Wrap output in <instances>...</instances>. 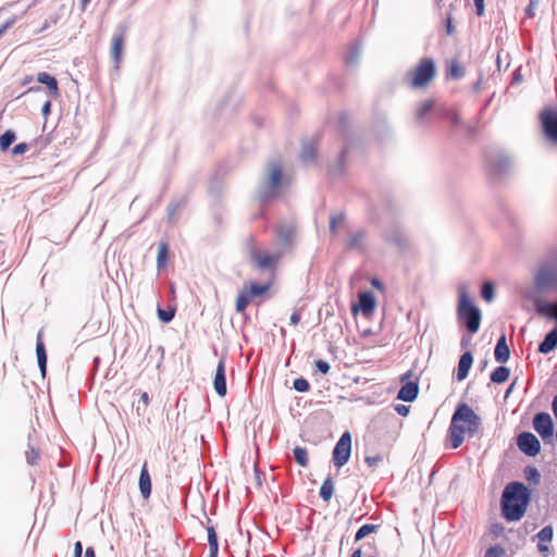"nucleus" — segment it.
I'll use <instances>...</instances> for the list:
<instances>
[{"mask_svg": "<svg viewBox=\"0 0 557 557\" xmlns=\"http://www.w3.org/2000/svg\"><path fill=\"white\" fill-rule=\"evenodd\" d=\"M472 362H473V357L470 351H466L461 355L459 362H458V368H457V380L458 381H462L468 376L469 370L472 366Z\"/></svg>", "mask_w": 557, "mask_h": 557, "instance_id": "obj_19", "label": "nucleus"}, {"mask_svg": "<svg viewBox=\"0 0 557 557\" xmlns=\"http://www.w3.org/2000/svg\"><path fill=\"white\" fill-rule=\"evenodd\" d=\"M475 5V13L478 16H483L485 12L484 0H473Z\"/></svg>", "mask_w": 557, "mask_h": 557, "instance_id": "obj_54", "label": "nucleus"}, {"mask_svg": "<svg viewBox=\"0 0 557 557\" xmlns=\"http://www.w3.org/2000/svg\"><path fill=\"white\" fill-rule=\"evenodd\" d=\"M386 239L388 242L401 247L403 244L405 243V235L401 232L396 231L395 234H387Z\"/></svg>", "mask_w": 557, "mask_h": 557, "instance_id": "obj_44", "label": "nucleus"}, {"mask_svg": "<svg viewBox=\"0 0 557 557\" xmlns=\"http://www.w3.org/2000/svg\"><path fill=\"white\" fill-rule=\"evenodd\" d=\"M533 428L543 438L553 436L554 423L547 412H539L534 416Z\"/></svg>", "mask_w": 557, "mask_h": 557, "instance_id": "obj_10", "label": "nucleus"}, {"mask_svg": "<svg viewBox=\"0 0 557 557\" xmlns=\"http://www.w3.org/2000/svg\"><path fill=\"white\" fill-rule=\"evenodd\" d=\"M174 314H175L174 309H169V310H164L161 308L158 309V317L164 323L171 322L174 318Z\"/></svg>", "mask_w": 557, "mask_h": 557, "instance_id": "obj_45", "label": "nucleus"}, {"mask_svg": "<svg viewBox=\"0 0 557 557\" xmlns=\"http://www.w3.org/2000/svg\"><path fill=\"white\" fill-rule=\"evenodd\" d=\"M38 459L39 453L36 449L30 448L29 450L26 451V460L29 465H36Z\"/></svg>", "mask_w": 557, "mask_h": 557, "instance_id": "obj_48", "label": "nucleus"}, {"mask_svg": "<svg viewBox=\"0 0 557 557\" xmlns=\"http://www.w3.org/2000/svg\"><path fill=\"white\" fill-rule=\"evenodd\" d=\"M59 22V15L58 14H51L47 18H45L44 23L33 29L34 35H40L44 32L48 30L51 26L55 25Z\"/></svg>", "mask_w": 557, "mask_h": 557, "instance_id": "obj_31", "label": "nucleus"}, {"mask_svg": "<svg viewBox=\"0 0 557 557\" xmlns=\"http://www.w3.org/2000/svg\"><path fill=\"white\" fill-rule=\"evenodd\" d=\"M333 494H334V481H333L332 476L329 475L323 481V483L320 487L319 495L324 502H329L332 498Z\"/></svg>", "mask_w": 557, "mask_h": 557, "instance_id": "obj_27", "label": "nucleus"}, {"mask_svg": "<svg viewBox=\"0 0 557 557\" xmlns=\"http://www.w3.org/2000/svg\"><path fill=\"white\" fill-rule=\"evenodd\" d=\"M270 288V284H258V283H250L249 288L245 289L251 299L253 297L260 296L264 293H267Z\"/></svg>", "mask_w": 557, "mask_h": 557, "instance_id": "obj_32", "label": "nucleus"}, {"mask_svg": "<svg viewBox=\"0 0 557 557\" xmlns=\"http://www.w3.org/2000/svg\"><path fill=\"white\" fill-rule=\"evenodd\" d=\"M139 490L144 498H148L151 494V480L147 468V463L143 466L140 471Z\"/></svg>", "mask_w": 557, "mask_h": 557, "instance_id": "obj_21", "label": "nucleus"}, {"mask_svg": "<svg viewBox=\"0 0 557 557\" xmlns=\"http://www.w3.org/2000/svg\"><path fill=\"white\" fill-rule=\"evenodd\" d=\"M83 545L81 542H76L74 546V557H82Z\"/></svg>", "mask_w": 557, "mask_h": 557, "instance_id": "obj_59", "label": "nucleus"}, {"mask_svg": "<svg viewBox=\"0 0 557 557\" xmlns=\"http://www.w3.org/2000/svg\"><path fill=\"white\" fill-rule=\"evenodd\" d=\"M541 120L546 137L557 144V112L546 110L542 113Z\"/></svg>", "mask_w": 557, "mask_h": 557, "instance_id": "obj_11", "label": "nucleus"}, {"mask_svg": "<svg viewBox=\"0 0 557 557\" xmlns=\"http://www.w3.org/2000/svg\"><path fill=\"white\" fill-rule=\"evenodd\" d=\"M552 409L555 418L557 419V395L553 398Z\"/></svg>", "mask_w": 557, "mask_h": 557, "instance_id": "obj_63", "label": "nucleus"}, {"mask_svg": "<svg viewBox=\"0 0 557 557\" xmlns=\"http://www.w3.org/2000/svg\"><path fill=\"white\" fill-rule=\"evenodd\" d=\"M250 301L251 297L249 294L246 290H243L236 298V310L238 312H243L248 307Z\"/></svg>", "mask_w": 557, "mask_h": 557, "instance_id": "obj_34", "label": "nucleus"}, {"mask_svg": "<svg viewBox=\"0 0 557 557\" xmlns=\"http://www.w3.org/2000/svg\"><path fill=\"white\" fill-rule=\"evenodd\" d=\"M383 461V456L377 454V455H374V456H367L364 458V462L369 466V467H376L380 462Z\"/></svg>", "mask_w": 557, "mask_h": 557, "instance_id": "obj_47", "label": "nucleus"}, {"mask_svg": "<svg viewBox=\"0 0 557 557\" xmlns=\"http://www.w3.org/2000/svg\"><path fill=\"white\" fill-rule=\"evenodd\" d=\"M510 160L507 157L498 156L488 165V172L493 176H499L507 172L510 168Z\"/></svg>", "mask_w": 557, "mask_h": 557, "instance_id": "obj_16", "label": "nucleus"}, {"mask_svg": "<svg viewBox=\"0 0 557 557\" xmlns=\"http://www.w3.org/2000/svg\"><path fill=\"white\" fill-rule=\"evenodd\" d=\"M28 150V145L26 143H20L15 145L12 149L13 154H23Z\"/></svg>", "mask_w": 557, "mask_h": 557, "instance_id": "obj_53", "label": "nucleus"}, {"mask_svg": "<svg viewBox=\"0 0 557 557\" xmlns=\"http://www.w3.org/2000/svg\"><path fill=\"white\" fill-rule=\"evenodd\" d=\"M209 549H219L218 536L213 527L207 528Z\"/></svg>", "mask_w": 557, "mask_h": 557, "instance_id": "obj_40", "label": "nucleus"}, {"mask_svg": "<svg viewBox=\"0 0 557 557\" xmlns=\"http://www.w3.org/2000/svg\"><path fill=\"white\" fill-rule=\"evenodd\" d=\"M506 554L503 546L499 544L493 545L485 552V557H504Z\"/></svg>", "mask_w": 557, "mask_h": 557, "instance_id": "obj_39", "label": "nucleus"}, {"mask_svg": "<svg viewBox=\"0 0 557 557\" xmlns=\"http://www.w3.org/2000/svg\"><path fill=\"white\" fill-rule=\"evenodd\" d=\"M524 473H525V478L529 480V481H533L534 483H539L540 482V479H541V474L539 472V470L534 467H527L525 470H524Z\"/></svg>", "mask_w": 557, "mask_h": 557, "instance_id": "obj_43", "label": "nucleus"}, {"mask_svg": "<svg viewBox=\"0 0 557 557\" xmlns=\"http://www.w3.org/2000/svg\"><path fill=\"white\" fill-rule=\"evenodd\" d=\"M433 108V101L426 100L423 103L420 104V107L417 109L416 116L418 120H423L432 110Z\"/></svg>", "mask_w": 557, "mask_h": 557, "instance_id": "obj_37", "label": "nucleus"}, {"mask_svg": "<svg viewBox=\"0 0 557 557\" xmlns=\"http://www.w3.org/2000/svg\"><path fill=\"white\" fill-rule=\"evenodd\" d=\"M470 342H471V337L462 336L460 345H461L462 348H467L469 346Z\"/></svg>", "mask_w": 557, "mask_h": 557, "instance_id": "obj_61", "label": "nucleus"}, {"mask_svg": "<svg viewBox=\"0 0 557 557\" xmlns=\"http://www.w3.org/2000/svg\"><path fill=\"white\" fill-rule=\"evenodd\" d=\"M213 385H214V389L219 396L223 397L226 395L227 388H226L225 359L224 358L220 359V361L218 363Z\"/></svg>", "mask_w": 557, "mask_h": 557, "instance_id": "obj_13", "label": "nucleus"}, {"mask_svg": "<svg viewBox=\"0 0 557 557\" xmlns=\"http://www.w3.org/2000/svg\"><path fill=\"white\" fill-rule=\"evenodd\" d=\"M509 375H510L509 368H507L505 366H499L491 373V381L493 383L502 384L509 379Z\"/></svg>", "mask_w": 557, "mask_h": 557, "instance_id": "obj_28", "label": "nucleus"}, {"mask_svg": "<svg viewBox=\"0 0 557 557\" xmlns=\"http://www.w3.org/2000/svg\"><path fill=\"white\" fill-rule=\"evenodd\" d=\"M366 234L362 231L350 233L346 239V246L351 249H359L362 247Z\"/></svg>", "mask_w": 557, "mask_h": 557, "instance_id": "obj_26", "label": "nucleus"}, {"mask_svg": "<svg viewBox=\"0 0 557 557\" xmlns=\"http://www.w3.org/2000/svg\"><path fill=\"white\" fill-rule=\"evenodd\" d=\"M283 253L284 251L281 248L274 250L251 248L250 259L255 268L262 271H272L277 267Z\"/></svg>", "mask_w": 557, "mask_h": 557, "instance_id": "obj_6", "label": "nucleus"}, {"mask_svg": "<svg viewBox=\"0 0 557 557\" xmlns=\"http://www.w3.org/2000/svg\"><path fill=\"white\" fill-rule=\"evenodd\" d=\"M37 81L38 83L46 85L53 96L57 97L59 95L58 82L52 75L46 72H40L37 75Z\"/></svg>", "mask_w": 557, "mask_h": 557, "instance_id": "obj_23", "label": "nucleus"}, {"mask_svg": "<svg viewBox=\"0 0 557 557\" xmlns=\"http://www.w3.org/2000/svg\"><path fill=\"white\" fill-rule=\"evenodd\" d=\"M358 308L362 311L363 315H366V317H369L370 314H372V312L375 308L374 296L370 292L360 293L358 307L354 306L352 310L357 311Z\"/></svg>", "mask_w": 557, "mask_h": 557, "instance_id": "obj_15", "label": "nucleus"}, {"mask_svg": "<svg viewBox=\"0 0 557 557\" xmlns=\"http://www.w3.org/2000/svg\"><path fill=\"white\" fill-rule=\"evenodd\" d=\"M85 557H95V550L92 547H87L85 552Z\"/></svg>", "mask_w": 557, "mask_h": 557, "instance_id": "obj_64", "label": "nucleus"}, {"mask_svg": "<svg viewBox=\"0 0 557 557\" xmlns=\"http://www.w3.org/2000/svg\"><path fill=\"white\" fill-rule=\"evenodd\" d=\"M125 44L124 32L115 33L112 37L111 42V55L115 63V67L119 69L123 57V48Z\"/></svg>", "mask_w": 557, "mask_h": 557, "instance_id": "obj_12", "label": "nucleus"}, {"mask_svg": "<svg viewBox=\"0 0 557 557\" xmlns=\"http://www.w3.org/2000/svg\"><path fill=\"white\" fill-rule=\"evenodd\" d=\"M449 74L454 78H459L462 76L463 72L457 63H453L449 69Z\"/></svg>", "mask_w": 557, "mask_h": 557, "instance_id": "obj_51", "label": "nucleus"}, {"mask_svg": "<svg viewBox=\"0 0 557 557\" xmlns=\"http://www.w3.org/2000/svg\"><path fill=\"white\" fill-rule=\"evenodd\" d=\"M379 529L377 524H363L358 529L355 535V541L358 542L369 535L372 532H375Z\"/></svg>", "mask_w": 557, "mask_h": 557, "instance_id": "obj_35", "label": "nucleus"}, {"mask_svg": "<svg viewBox=\"0 0 557 557\" xmlns=\"http://www.w3.org/2000/svg\"><path fill=\"white\" fill-rule=\"evenodd\" d=\"M281 182L282 165L280 162H271L258 191V199L261 205H265L278 196Z\"/></svg>", "mask_w": 557, "mask_h": 557, "instance_id": "obj_5", "label": "nucleus"}, {"mask_svg": "<svg viewBox=\"0 0 557 557\" xmlns=\"http://www.w3.org/2000/svg\"><path fill=\"white\" fill-rule=\"evenodd\" d=\"M50 111H51V101L47 100L41 108V113L44 116L47 117L50 114Z\"/></svg>", "mask_w": 557, "mask_h": 557, "instance_id": "obj_56", "label": "nucleus"}, {"mask_svg": "<svg viewBox=\"0 0 557 557\" xmlns=\"http://www.w3.org/2000/svg\"><path fill=\"white\" fill-rule=\"evenodd\" d=\"M344 221H345V218L343 214L333 215L330 221L331 232L335 233L337 227L344 224Z\"/></svg>", "mask_w": 557, "mask_h": 557, "instance_id": "obj_46", "label": "nucleus"}, {"mask_svg": "<svg viewBox=\"0 0 557 557\" xmlns=\"http://www.w3.org/2000/svg\"><path fill=\"white\" fill-rule=\"evenodd\" d=\"M36 355L38 360V367L41 373L45 375L47 368V352L46 347L41 338V331L37 335Z\"/></svg>", "mask_w": 557, "mask_h": 557, "instance_id": "obj_22", "label": "nucleus"}, {"mask_svg": "<svg viewBox=\"0 0 557 557\" xmlns=\"http://www.w3.org/2000/svg\"><path fill=\"white\" fill-rule=\"evenodd\" d=\"M317 158V147L313 143H306L302 146L300 159L302 163L309 164L315 161Z\"/></svg>", "mask_w": 557, "mask_h": 557, "instance_id": "obj_24", "label": "nucleus"}, {"mask_svg": "<svg viewBox=\"0 0 557 557\" xmlns=\"http://www.w3.org/2000/svg\"><path fill=\"white\" fill-rule=\"evenodd\" d=\"M360 48L358 45L351 46L347 57H346V63L347 64H355L359 58Z\"/></svg>", "mask_w": 557, "mask_h": 557, "instance_id": "obj_42", "label": "nucleus"}, {"mask_svg": "<svg viewBox=\"0 0 557 557\" xmlns=\"http://www.w3.org/2000/svg\"><path fill=\"white\" fill-rule=\"evenodd\" d=\"M446 116L449 120V122L451 123V125H454V126H456L460 123V117H459L458 113L454 110L448 111Z\"/></svg>", "mask_w": 557, "mask_h": 557, "instance_id": "obj_52", "label": "nucleus"}, {"mask_svg": "<svg viewBox=\"0 0 557 557\" xmlns=\"http://www.w3.org/2000/svg\"><path fill=\"white\" fill-rule=\"evenodd\" d=\"M519 449L527 456L534 457L540 453L541 444L537 437L530 432H522L517 437Z\"/></svg>", "mask_w": 557, "mask_h": 557, "instance_id": "obj_9", "label": "nucleus"}, {"mask_svg": "<svg viewBox=\"0 0 557 557\" xmlns=\"http://www.w3.org/2000/svg\"><path fill=\"white\" fill-rule=\"evenodd\" d=\"M293 387L300 393L308 392L310 388L309 382L304 377H298L294 380Z\"/></svg>", "mask_w": 557, "mask_h": 557, "instance_id": "obj_41", "label": "nucleus"}, {"mask_svg": "<svg viewBox=\"0 0 557 557\" xmlns=\"http://www.w3.org/2000/svg\"><path fill=\"white\" fill-rule=\"evenodd\" d=\"M554 530L550 525H546L542 528L539 533L536 534V537L539 540V543H548L553 540Z\"/></svg>", "mask_w": 557, "mask_h": 557, "instance_id": "obj_36", "label": "nucleus"}, {"mask_svg": "<svg viewBox=\"0 0 557 557\" xmlns=\"http://www.w3.org/2000/svg\"><path fill=\"white\" fill-rule=\"evenodd\" d=\"M315 368L323 374H326L330 371V363L325 360L318 359L314 361Z\"/></svg>", "mask_w": 557, "mask_h": 557, "instance_id": "obj_49", "label": "nucleus"}, {"mask_svg": "<svg viewBox=\"0 0 557 557\" xmlns=\"http://www.w3.org/2000/svg\"><path fill=\"white\" fill-rule=\"evenodd\" d=\"M533 284L536 290L553 292L557 296V250L552 251L539 264L533 275Z\"/></svg>", "mask_w": 557, "mask_h": 557, "instance_id": "obj_3", "label": "nucleus"}, {"mask_svg": "<svg viewBox=\"0 0 557 557\" xmlns=\"http://www.w3.org/2000/svg\"><path fill=\"white\" fill-rule=\"evenodd\" d=\"M17 22L16 16H12L9 20H7L2 25H0V37L10 29L15 23Z\"/></svg>", "mask_w": 557, "mask_h": 557, "instance_id": "obj_50", "label": "nucleus"}, {"mask_svg": "<svg viewBox=\"0 0 557 557\" xmlns=\"http://www.w3.org/2000/svg\"><path fill=\"white\" fill-rule=\"evenodd\" d=\"M140 401H143V404L145 405V407H147V406H148V404H149V395H148V393H147V392L141 393V395H140Z\"/></svg>", "mask_w": 557, "mask_h": 557, "instance_id": "obj_62", "label": "nucleus"}, {"mask_svg": "<svg viewBox=\"0 0 557 557\" xmlns=\"http://www.w3.org/2000/svg\"><path fill=\"white\" fill-rule=\"evenodd\" d=\"M293 455H294V458L296 460V462L306 468L309 463V459H308V451L305 447H300V446H296L294 449H293Z\"/></svg>", "mask_w": 557, "mask_h": 557, "instance_id": "obj_29", "label": "nucleus"}, {"mask_svg": "<svg viewBox=\"0 0 557 557\" xmlns=\"http://www.w3.org/2000/svg\"><path fill=\"white\" fill-rule=\"evenodd\" d=\"M16 136L14 132L7 131L0 136V149L7 151L10 146L15 141Z\"/></svg>", "mask_w": 557, "mask_h": 557, "instance_id": "obj_33", "label": "nucleus"}, {"mask_svg": "<svg viewBox=\"0 0 557 557\" xmlns=\"http://www.w3.org/2000/svg\"><path fill=\"white\" fill-rule=\"evenodd\" d=\"M495 360L499 363H505L509 360L510 350L506 342V336L502 335L495 346L494 349Z\"/></svg>", "mask_w": 557, "mask_h": 557, "instance_id": "obj_18", "label": "nucleus"}, {"mask_svg": "<svg viewBox=\"0 0 557 557\" xmlns=\"http://www.w3.org/2000/svg\"><path fill=\"white\" fill-rule=\"evenodd\" d=\"M435 66L431 59H424L413 73L411 85L413 87L425 86L434 76Z\"/></svg>", "mask_w": 557, "mask_h": 557, "instance_id": "obj_8", "label": "nucleus"}, {"mask_svg": "<svg viewBox=\"0 0 557 557\" xmlns=\"http://www.w3.org/2000/svg\"><path fill=\"white\" fill-rule=\"evenodd\" d=\"M419 393L418 384L414 382H407L403 384L400 389L398 391L397 398L403 401H413Z\"/></svg>", "mask_w": 557, "mask_h": 557, "instance_id": "obj_17", "label": "nucleus"}, {"mask_svg": "<svg viewBox=\"0 0 557 557\" xmlns=\"http://www.w3.org/2000/svg\"><path fill=\"white\" fill-rule=\"evenodd\" d=\"M480 426L481 418L473 409L465 403L459 404L451 417L448 429L451 447L458 448L465 440V434L471 437L479 431Z\"/></svg>", "mask_w": 557, "mask_h": 557, "instance_id": "obj_1", "label": "nucleus"}, {"mask_svg": "<svg viewBox=\"0 0 557 557\" xmlns=\"http://www.w3.org/2000/svg\"><path fill=\"white\" fill-rule=\"evenodd\" d=\"M481 295L482 298L487 302H491L494 299V286L491 282L483 283Z\"/></svg>", "mask_w": 557, "mask_h": 557, "instance_id": "obj_38", "label": "nucleus"}, {"mask_svg": "<svg viewBox=\"0 0 557 557\" xmlns=\"http://www.w3.org/2000/svg\"><path fill=\"white\" fill-rule=\"evenodd\" d=\"M394 409L401 417H406L409 413V407L403 404L395 405Z\"/></svg>", "mask_w": 557, "mask_h": 557, "instance_id": "obj_55", "label": "nucleus"}, {"mask_svg": "<svg viewBox=\"0 0 557 557\" xmlns=\"http://www.w3.org/2000/svg\"><path fill=\"white\" fill-rule=\"evenodd\" d=\"M536 312L542 317H547L557 321V301L549 302L540 298L533 300Z\"/></svg>", "mask_w": 557, "mask_h": 557, "instance_id": "obj_14", "label": "nucleus"}, {"mask_svg": "<svg viewBox=\"0 0 557 557\" xmlns=\"http://www.w3.org/2000/svg\"><path fill=\"white\" fill-rule=\"evenodd\" d=\"M295 230L292 225H280L276 228L277 237L281 239L283 246L290 244Z\"/></svg>", "mask_w": 557, "mask_h": 557, "instance_id": "obj_25", "label": "nucleus"}, {"mask_svg": "<svg viewBox=\"0 0 557 557\" xmlns=\"http://www.w3.org/2000/svg\"><path fill=\"white\" fill-rule=\"evenodd\" d=\"M557 347V326L548 332L542 343L539 345V351L541 354H549Z\"/></svg>", "mask_w": 557, "mask_h": 557, "instance_id": "obj_20", "label": "nucleus"}, {"mask_svg": "<svg viewBox=\"0 0 557 557\" xmlns=\"http://www.w3.org/2000/svg\"><path fill=\"white\" fill-rule=\"evenodd\" d=\"M299 321H300V314L297 311L293 312L290 315V324L297 325L299 323Z\"/></svg>", "mask_w": 557, "mask_h": 557, "instance_id": "obj_60", "label": "nucleus"}, {"mask_svg": "<svg viewBox=\"0 0 557 557\" xmlns=\"http://www.w3.org/2000/svg\"><path fill=\"white\" fill-rule=\"evenodd\" d=\"M446 32L448 35H453L455 32V27L453 25V20L450 16H448L446 21Z\"/></svg>", "mask_w": 557, "mask_h": 557, "instance_id": "obj_58", "label": "nucleus"}, {"mask_svg": "<svg viewBox=\"0 0 557 557\" xmlns=\"http://www.w3.org/2000/svg\"><path fill=\"white\" fill-rule=\"evenodd\" d=\"M458 320L463 323L467 330L474 334L480 329L481 311L474 306L465 286H459V302L457 308Z\"/></svg>", "mask_w": 557, "mask_h": 557, "instance_id": "obj_4", "label": "nucleus"}, {"mask_svg": "<svg viewBox=\"0 0 557 557\" xmlns=\"http://www.w3.org/2000/svg\"><path fill=\"white\" fill-rule=\"evenodd\" d=\"M530 502V493L521 482L507 484L502 495V512L507 521L520 520Z\"/></svg>", "mask_w": 557, "mask_h": 557, "instance_id": "obj_2", "label": "nucleus"}, {"mask_svg": "<svg viewBox=\"0 0 557 557\" xmlns=\"http://www.w3.org/2000/svg\"><path fill=\"white\" fill-rule=\"evenodd\" d=\"M168 252H169L168 245L165 243H161L158 247V257H157V268L159 271L166 267Z\"/></svg>", "mask_w": 557, "mask_h": 557, "instance_id": "obj_30", "label": "nucleus"}, {"mask_svg": "<svg viewBox=\"0 0 557 557\" xmlns=\"http://www.w3.org/2000/svg\"><path fill=\"white\" fill-rule=\"evenodd\" d=\"M351 454V435L344 432L333 449V462L337 468L346 465Z\"/></svg>", "mask_w": 557, "mask_h": 557, "instance_id": "obj_7", "label": "nucleus"}, {"mask_svg": "<svg viewBox=\"0 0 557 557\" xmlns=\"http://www.w3.org/2000/svg\"><path fill=\"white\" fill-rule=\"evenodd\" d=\"M537 550L543 555L547 556L549 554V547L546 545V543H539L537 544Z\"/></svg>", "mask_w": 557, "mask_h": 557, "instance_id": "obj_57", "label": "nucleus"}]
</instances>
